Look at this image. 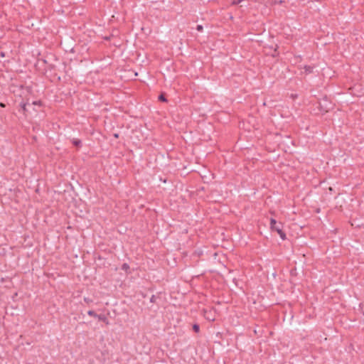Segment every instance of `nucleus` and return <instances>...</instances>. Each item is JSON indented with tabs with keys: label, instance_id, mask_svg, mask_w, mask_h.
I'll use <instances>...</instances> for the list:
<instances>
[{
	"label": "nucleus",
	"instance_id": "f3484780",
	"mask_svg": "<svg viewBox=\"0 0 364 364\" xmlns=\"http://www.w3.org/2000/svg\"><path fill=\"white\" fill-rule=\"evenodd\" d=\"M0 107L4 108L6 107V104L4 102H0Z\"/></svg>",
	"mask_w": 364,
	"mask_h": 364
},
{
	"label": "nucleus",
	"instance_id": "0eeeda50",
	"mask_svg": "<svg viewBox=\"0 0 364 364\" xmlns=\"http://www.w3.org/2000/svg\"><path fill=\"white\" fill-rule=\"evenodd\" d=\"M304 70L306 73H311L313 72L314 67L310 65H305Z\"/></svg>",
	"mask_w": 364,
	"mask_h": 364
},
{
	"label": "nucleus",
	"instance_id": "9b49d317",
	"mask_svg": "<svg viewBox=\"0 0 364 364\" xmlns=\"http://www.w3.org/2000/svg\"><path fill=\"white\" fill-rule=\"evenodd\" d=\"M156 296L155 295H152L150 298V302L156 303Z\"/></svg>",
	"mask_w": 364,
	"mask_h": 364
},
{
	"label": "nucleus",
	"instance_id": "f8f14e48",
	"mask_svg": "<svg viewBox=\"0 0 364 364\" xmlns=\"http://www.w3.org/2000/svg\"><path fill=\"white\" fill-rule=\"evenodd\" d=\"M84 301L87 304H90V303H92V300L88 297H85L84 298Z\"/></svg>",
	"mask_w": 364,
	"mask_h": 364
},
{
	"label": "nucleus",
	"instance_id": "2eb2a0df",
	"mask_svg": "<svg viewBox=\"0 0 364 364\" xmlns=\"http://www.w3.org/2000/svg\"><path fill=\"white\" fill-rule=\"evenodd\" d=\"M204 316L206 318V319H208L209 321H214L215 320L214 318H210V316H206L205 314H204Z\"/></svg>",
	"mask_w": 364,
	"mask_h": 364
},
{
	"label": "nucleus",
	"instance_id": "412c9836",
	"mask_svg": "<svg viewBox=\"0 0 364 364\" xmlns=\"http://www.w3.org/2000/svg\"><path fill=\"white\" fill-rule=\"evenodd\" d=\"M1 55L2 57H4V53H2V52H1Z\"/></svg>",
	"mask_w": 364,
	"mask_h": 364
},
{
	"label": "nucleus",
	"instance_id": "20e7f679",
	"mask_svg": "<svg viewBox=\"0 0 364 364\" xmlns=\"http://www.w3.org/2000/svg\"><path fill=\"white\" fill-rule=\"evenodd\" d=\"M97 318H98L99 321L105 322L107 325L109 324V321L105 315L98 314V316Z\"/></svg>",
	"mask_w": 364,
	"mask_h": 364
},
{
	"label": "nucleus",
	"instance_id": "dca6fc26",
	"mask_svg": "<svg viewBox=\"0 0 364 364\" xmlns=\"http://www.w3.org/2000/svg\"><path fill=\"white\" fill-rule=\"evenodd\" d=\"M112 36H106V37L104 38V39L106 40V41H109Z\"/></svg>",
	"mask_w": 364,
	"mask_h": 364
},
{
	"label": "nucleus",
	"instance_id": "6e6552de",
	"mask_svg": "<svg viewBox=\"0 0 364 364\" xmlns=\"http://www.w3.org/2000/svg\"><path fill=\"white\" fill-rule=\"evenodd\" d=\"M121 269L122 270L125 271L127 273H129V265L127 263H124L122 265Z\"/></svg>",
	"mask_w": 364,
	"mask_h": 364
},
{
	"label": "nucleus",
	"instance_id": "7ed1b4c3",
	"mask_svg": "<svg viewBox=\"0 0 364 364\" xmlns=\"http://www.w3.org/2000/svg\"><path fill=\"white\" fill-rule=\"evenodd\" d=\"M31 106V105L28 102H21L20 104V107L23 114L26 115V114L29 112V109L28 108V107Z\"/></svg>",
	"mask_w": 364,
	"mask_h": 364
},
{
	"label": "nucleus",
	"instance_id": "4468645a",
	"mask_svg": "<svg viewBox=\"0 0 364 364\" xmlns=\"http://www.w3.org/2000/svg\"><path fill=\"white\" fill-rule=\"evenodd\" d=\"M40 105V106H41L42 104H41V101H34V102H33V103L31 104V105Z\"/></svg>",
	"mask_w": 364,
	"mask_h": 364
},
{
	"label": "nucleus",
	"instance_id": "a211bd4d",
	"mask_svg": "<svg viewBox=\"0 0 364 364\" xmlns=\"http://www.w3.org/2000/svg\"><path fill=\"white\" fill-rule=\"evenodd\" d=\"M113 136L116 139L119 138V134H117V133L114 134Z\"/></svg>",
	"mask_w": 364,
	"mask_h": 364
},
{
	"label": "nucleus",
	"instance_id": "1a4fd4ad",
	"mask_svg": "<svg viewBox=\"0 0 364 364\" xmlns=\"http://www.w3.org/2000/svg\"><path fill=\"white\" fill-rule=\"evenodd\" d=\"M192 328L196 333H198L200 331V326L198 323L193 324Z\"/></svg>",
	"mask_w": 364,
	"mask_h": 364
},
{
	"label": "nucleus",
	"instance_id": "aec40b11",
	"mask_svg": "<svg viewBox=\"0 0 364 364\" xmlns=\"http://www.w3.org/2000/svg\"><path fill=\"white\" fill-rule=\"evenodd\" d=\"M294 272H295V269H294V270H293V269H292V270H291V275L294 274Z\"/></svg>",
	"mask_w": 364,
	"mask_h": 364
},
{
	"label": "nucleus",
	"instance_id": "f03ea898",
	"mask_svg": "<svg viewBox=\"0 0 364 364\" xmlns=\"http://www.w3.org/2000/svg\"><path fill=\"white\" fill-rule=\"evenodd\" d=\"M283 225L281 223H277V221L274 219H270V228L272 231H276L282 238V240H284L287 238L285 232L282 230Z\"/></svg>",
	"mask_w": 364,
	"mask_h": 364
},
{
	"label": "nucleus",
	"instance_id": "6ab92c4d",
	"mask_svg": "<svg viewBox=\"0 0 364 364\" xmlns=\"http://www.w3.org/2000/svg\"><path fill=\"white\" fill-rule=\"evenodd\" d=\"M242 0H238L237 1H235L233 4H240Z\"/></svg>",
	"mask_w": 364,
	"mask_h": 364
},
{
	"label": "nucleus",
	"instance_id": "423d86ee",
	"mask_svg": "<svg viewBox=\"0 0 364 364\" xmlns=\"http://www.w3.org/2000/svg\"><path fill=\"white\" fill-rule=\"evenodd\" d=\"M158 100H159V101L163 102H167V99H166L164 93H161V95H159L158 97Z\"/></svg>",
	"mask_w": 364,
	"mask_h": 364
},
{
	"label": "nucleus",
	"instance_id": "ddd939ff",
	"mask_svg": "<svg viewBox=\"0 0 364 364\" xmlns=\"http://www.w3.org/2000/svg\"><path fill=\"white\" fill-rule=\"evenodd\" d=\"M196 30H197L198 31H200V32L203 31V26H202V25H198V26H196Z\"/></svg>",
	"mask_w": 364,
	"mask_h": 364
},
{
	"label": "nucleus",
	"instance_id": "39448f33",
	"mask_svg": "<svg viewBox=\"0 0 364 364\" xmlns=\"http://www.w3.org/2000/svg\"><path fill=\"white\" fill-rule=\"evenodd\" d=\"M72 144L76 147H80L82 146V141L78 139H73Z\"/></svg>",
	"mask_w": 364,
	"mask_h": 364
},
{
	"label": "nucleus",
	"instance_id": "f257e3e1",
	"mask_svg": "<svg viewBox=\"0 0 364 364\" xmlns=\"http://www.w3.org/2000/svg\"><path fill=\"white\" fill-rule=\"evenodd\" d=\"M334 105L328 99L326 95H324L318 102V109L321 114H325L333 109Z\"/></svg>",
	"mask_w": 364,
	"mask_h": 364
},
{
	"label": "nucleus",
	"instance_id": "9d476101",
	"mask_svg": "<svg viewBox=\"0 0 364 364\" xmlns=\"http://www.w3.org/2000/svg\"><path fill=\"white\" fill-rule=\"evenodd\" d=\"M87 314L90 316H92V317H95V318H97L98 316V314L95 313V311L93 310H89L87 311Z\"/></svg>",
	"mask_w": 364,
	"mask_h": 364
}]
</instances>
